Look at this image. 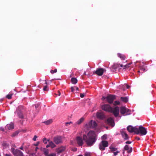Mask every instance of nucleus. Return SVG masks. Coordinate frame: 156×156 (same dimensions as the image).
<instances>
[{
  "mask_svg": "<svg viewBox=\"0 0 156 156\" xmlns=\"http://www.w3.org/2000/svg\"><path fill=\"white\" fill-rule=\"evenodd\" d=\"M83 138L87 146L91 147L95 144L97 140V136L95 132L90 131L87 133V135L83 134Z\"/></svg>",
  "mask_w": 156,
  "mask_h": 156,
  "instance_id": "nucleus-1",
  "label": "nucleus"
},
{
  "mask_svg": "<svg viewBox=\"0 0 156 156\" xmlns=\"http://www.w3.org/2000/svg\"><path fill=\"white\" fill-rule=\"evenodd\" d=\"M26 109L23 106L20 105L19 106L16 108L15 113L17 114V116L20 119L25 118L26 115L25 112Z\"/></svg>",
  "mask_w": 156,
  "mask_h": 156,
  "instance_id": "nucleus-2",
  "label": "nucleus"
},
{
  "mask_svg": "<svg viewBox=\"0 0 156 156\" xmlns=\"http://www.w3.org/2000/svg\"><path fill=\"white\" fill-rule=\"evenodd\" d=\"M147 133V131L146 129L140 126L138 128H137V130L136 131V134H140L141 135H144Z\"/></svg>",
  "mask_w": 156,
  "mask_h": 156,
  "instance_id": "nucleus-3",
  "label": "nucleus"
},
{
  "mask_svg": "<svg viewBox=\"0 0 156 156\" xmlns=\"http://www.w3.org/2000/svg\"><path fill=\"white\" fill-rule=\"evenodd\" d=\"M131 110L125 107H122L120 108V113L123 115H129L131 114Z\"/></svg>",
  "mask_w": 156,
  "mask_h": 156,
  "instance_id": "nucleus-4",
  "label": "nucleus"
},
{
  "mask_svg": "<svg viewBox=\"0 0 156 156\" xmlns=\"http://www.w3.org/2000/svg\"><path fill=\"white\" fill-rule=\"evenodd\" d=\"M108 142L106 140L102 141L99 144V149L101 151L105 150V148L108 146Z\"/></svg>",
  "mask_w": 156,
  "mask_h": 156,
  "instance_id": "nucleus-5",
  "label": "nucleus"
},
{
  "mask_svg": "<svg viewBox=\"0 0 156 156\" xmlns=\"http://www.w3.org/2000/svg\"><path fill=\"white\" fill-rule=\"evenodd\" d=\"M130 63H129L128 64H126L123 66L122 64H120L118 63H115L112 66V68L114 69H116L119 68L120 67H123V69H125L127 68H128L129 67V65H130Z\"/></svg>",
  "mask_w": 156,
  "mask_h": 156,
  "instance_id": "nucleus-6",
  "label": "nucleus"
},
{
  "mask_svg": "<svg viewBox=\"0 0 156 156\" xmlns=\"http://www.w3.org/2000/svg\"><path fill=\"white\" fill-rule=\"evenodd\" d=\"M97 126V124L94 121L91 120L86 125V126L87 128H94Z\"/></svg>",
  "mask_w": 156,
  "mask_h": 156,
  "instance_id": "nucleus-7",
  "label": "nucleus"
},
{
  "mask_svg": "<svg viewBox=\"0 0 156 156\" xmlns=\"http://www.w3.org/2000/svg\"><path fill=\"white\" fill-rule=\"evenodd\" d=\"M53 141L57 144L62 143V137L59 136H55L53 138Z\"/></svg>",
  "mask_w": 156,
  "mask_h": 156,
  "instance_id": "nucleus-8",
  "label": "nucleus"
},
{
  "mask_svg": "<svg viewBox=\"0 0 156 156\" xmlns=\"http://www.w3.org/2000/svg\"><path fill=\"white\" fill-rule=\"evenodd\" d=\"M111 110L110 112L112 113L115 117H117L118 116L119 113V108L118 107L116 106L114 108L112 107Z\"/></svg>",
  "mask_w": 156,
  "mask_h": 156,
  "instance_id": "nucleus-9",
  "label": "nucleus"
},
{
  "mask_svg": "<svg viewBox=\"0 0 156 156\" xmlns=\"http://www.w3.org/2000/svg\"><path fill=\"white\" fill-rule=\"evenodd\" d=\"M101 108L103 110L108 112H110L112 110V107L108 104H105L102 105L101 106Z\"/></svg>",
  "mask_w": 156,
  "mask_h": 156,
  "instance_id": "nucleus-10",
  "label": "nucleus"
},
{
  "mask_svg": "<svg viewBox=\"0 0 156 156\" xmlns=\"http://www.w3.org/2000/svg\"><path fill=\"white\" fill-rule=\"evenodd\" d=\"M115 96L114 95H109L106 97L107 101L108 103H112L115 99Z\"/></svg>",
  "mask_w": 156,
  "mask_h": 156,
  "instance_id": "nucleus-11",
  "label": "nucleus"
},
{
  "mask_svg": "<svg viewBox=\"0 0 156 156\" xmlns=\"http://www.w3.org/2000/svg\"><path fill=\"white\" fill-rule=\"evenodd\" d=\"M127 130L130 133H132L134 132L136 134V131L137 130V127L136 126L133 127L131 125L127 127Z\"/></svg>",
  "mask_w": 156,
  "mask_h": 156,
  "instance_id": "nucleus-12",
  "label": "nucleus"
},
{
  "mask_svg": "<svg viewBox=\"0 0 156 156\" xmlns=\"http://www.w3.org/2000/svg\"><path fill=\"white\" fill-rule=\"evenodd\" d=\"M76 140L77 143L79 146H81L83 145L84 142L82 137L79 136H77L76 137Z\"/></svg>",
  "mask_w": 156,
  "mask_h": 156,
  "instance_id": "nucleus-13",
  "label": "nucleus"
},
{
  "mask_svg": "<svg viewBox=\"0 0 156 156\" xmlns=\"http://www.w3.org/2000/svg\"><path fill=\"white\" fill-rule=\"evenodd\" d=\"M106 123L112 127H113L115 125V123L114 120L111 117L107 119Z\"/></svg>",
  "mask_w": 156,
  "mask_h": 156,
  "instance_id": "nucleus-14",
  "label": "nucleus"
},
{
  "mask_svg": "<svg viewBox=\"0 0 156 156\" xmlns=\"http://www.w3.org/2000/svg\"><path fill=\"white\" fill-rule=\"evenodd\" d=\"M104 70L103 68H99L96 70L95 73L98 75L101 76L103 75Z\"/></svg>",
  "mask_w": 156,
  "mask_h": 156,
  "instance_id": "nucleus-15",
  "label": "nucleus"
},
{
  "mask_svg": "<svg viewBox=\"0 0 156 156\" xmlns=\"http://www.w3.org/2000/svg\"><path fill=\"white\" fill-rule=\"evenodd\" d=\"M96 116L98 119H103L105 118V115L102 112H97Z\"/></svg>",
  "mask_w": 156,
  "mask_h": 156,
  "instance_id": "nucleus-16",
  "label": "nucleus"
},
{
  "mask_svg": "<svg viewBox=\"0 0 156 156\" xmlns=\"http://www.w3.org/2000/svg\"><path fill=\"white\" fill-rule=\"evenodd\" d=\"M13 155L15 156H23V153L20 150L16 149L15 150V152Z\"/></svg>",
  "mask_w": 156,
  "mask_h": 156,
  "instance_id": "nucleus-17",
  "label": "nucleus"
},
{
  "mask_svg": "<svg viewBox=\"0 0 156 156\" xmlns=\"http://www.w3.org/2000/svg\"><path fill=\"white\" fill-rule=\"evenodd\" d=\"M5 128L6 130L12 129L14 128V125L13 123L7 124L5 126Z\"/></svg>",
  "mask_w": 156,
  "mask_h": 156,
  "instance_id": "nucleus-18",
  "label": "nucleus"
},
{
  "mask_svg": "<svg viewBox=\"0 0 156 156\" xmlns=\"http://www.w3.org/2000/svg\"><path fill=\"white\" fill-rule=\"evenodd\" d=\"M121 133L122 137L124 140H127L129 139V137L127 134L125 132L122 131L121 132Z\"/></svg>",
  "mask_w": 156,
  "mask_h": 156,
  "instance_id": "nucleus-19",
  "label": "nucleus"
},
{
  "mask_svg": "<svg viewBox=\"0 0 156 156\" xmlns=\"http://www.w3.org/2000/svg\"><path fill=\"white\" fill-rule=\"evenodd\" d=\"M124 149V151H127L128 153H130L132 151V147L129 148V146L127 145H125Z\"/></svg>",
  "mask_w": 156,
  "mask_h": 156,
  "instance_id": "nucleus-20",
  "label": "nucleus"
},
{
  "mask_svg": "<svg viewBox=\"0 0 156 156\" xmlns=\"http://www.w3.org/2000/svg\"><path fill=\"white\" fill-rule=\"evenodd\" d=\"M65 149V147L62 146L58 148L57 150V152L58 154H60L64 151Z\"/></svg>",
  "mask_w": 156,
  "mask_h": 156,
  "instance_id": "nucleus-21",
  "label": "nucleus"
},
{
  "mask_svg": "<svg viewBox=\"0 0 156 156\" xmlns=\"http://www.w3.org/2000/svg\"><path fill=\"white\" fill-rule=\"evenodd\" d=\"M117 55L118 57L120 58L121 60H125L126 58L125 56L124 55L121 53H118L117 54Z\"/></svg>",
  "mask_w": 156,
  "mask_h": 156,
  "instance_id": "nucleus-22",
  "label": "nucleus"
},
{
  "mask_svg": "<svg viewBox=\"0 0 156 156\" xmlns=\"http://www.w3.org/2000/svg\"><path fill=\"white\" fill-rule=\"evenodd\" d=\"M53 122V120L52 119H50L46 121H44L43 122L45 123L46 125H48L51 124Z\"/></svg>",
  "mask_w": 156,
  "mask_h": 156,
  "instance_id": "nucleus-23",
  "label": "nucleus"
},
{
  "mask_svg": "<svg viewBox=\"0 0 156 156\" xmlns=\"http://www.w3.org/2000/svg\"><path fill=\"white\" fill-rule=\"evenodd\" d=\"M142 63L143 64V66H140V70H142L143 72H145V71L147 70V67L146 66H144V63L143 62Z\"/></svg>",
  "mask_w": 156,
  "mask_h": 156,
  "instance_id": "nucleus-24",
  "label": "nucleus"
},
{
  "mask_svg": "<svg viewBox=\"0 0 156 156\" xmlns=\"http://www.w3.org/2000/svg\"><path fill=\"white\" fill-rule=\"evenodd\" d=\"M72 83L73 84H75L77 82V79L74 77L72 78L71 79Z\"/></svg>",
  "mask_w": 156,
  "mask_h": 156,
  "instance_id": "nucleus-25",
  "label": "nucleus"
},
{
  "mask_svg": "<svg viewBox=\"0 0 156 156\" xmlns=\"http://www.w3.org/2000/svg\"><path fill=\"white\" fill-rule=\"evenodd\" d=\"M121 100L122 101L125 102H127L128 101V98L126 97H121Z\"/></svg>",
  "mask_w": 156,
  "mask_h": 156,
  "instance_id": "nucleus-26",
  "label": "nucleus"
},
{
  "mask_svg": "<svg viewBox=\"0 0 156 156\" xmlns=\"http://www.w3.org/2000/svg\"><path fill=\"white\" fill-rule=\"evenodd\" d=\"M49 145L51 148H53L56 147V145L52 141H50L49 143Z\"/></svg>",
  "mask_w": 156,
  "mask_h": 156,
  "instance_id": "nucleus-27",
  "label": "nucleus"
},
{
  "mask_svg": "<svg viewBox=\"0 0 156 156\" xmlns=\"http://www.w3.org/2000/svg\"><path fill=\"white\" fill-rule=\"evenodd\" d=\"M84 120V119L82 117L80 118L79 120H78L76 122L77 124L78 125L80 124L82 122H83Z\"/></svg>",
  "mask_w": 156,
  "mask_h": 156,
  "instance_id": "nucleus-28",
  "label": "nucleus"
},
{
  "mask_svg": "<svg viewBox=\"0 0 156 156\" xmlns=\"http://www.w3.org/2000/svg\"><path fill=\"white\" fill-rule=\"evenodd\" d=\"M111 151H114L117 150V148L114 147H109Z\"/></svg>",
  "mask_w": 156,
  "mask_h": 156,
  "instance_id": "nucleus-29",
  "label": "nucleus"
},
{
  "mask_svg": "<svg viewBox=\"0 0 156 156\" xmlns=\"http://www.w3.org/2000/svg\"><path fill=\"white\" fill-rule=\"evenodd\" d=\"M19 133V132L17 131H16L15 132L13 133V134L12 135V137H14L16 135H17Z\"/></svg>",
  "mask_w": 156,
  "mask_h": 156,
  "instance_id": "nucleus-30",
  "label": "nucleus"
},
{
  "mask_svg": "<svg viewBox=\"0 0 156 156\" xmlns=\"http://www.w3.org/2000/svg\"><path fill=\"white\" fill-rule=\"evenodd\" d=\"M12 94H9L6 95V97L8 99H11L12 98Z\"/></svg>",
  "mask_w": 156,
  "mask_h": 156,
  "instance_id": "nucleus-31",
  "label": "nucleus"
},
{
  "mask_svg": "<svg viewBox=\"0 0 156 156\" xmlns=\"http://www.w3.org/2000/svg\"><path fill=\"white\" fill-rule=\"evenodd\" d=\"M120 102L119 101H115L114 102V105H119L120 104Z\"/></svg>",
  "mask_w": 156,
  "mask_h": 156,
  "instance_id": "nucleus-32",
  "label": "nucleus"
},
{
  "mask_svg": "<svg viewBox=\"0 0 156 156\" xmlns=\"http://www.w3.org/2000/svg\"><path fill=\"white\" fill-rule=\"evenodd\" d=\"M50 72L52 74L54 73H55L57 72V69H55L54 70H51Z\"/></svg>",
  "mask_w": 156,
  "mask_h": 156,
  "instance_id": "nucleus-33",
  "label": "nucleus"
},
{
  "mask_svg": "<svg viewBox=\"0 0 156 156\" xmlns=\"http://www.w3.org/2000/svg\"><path fill=\"white\" fill-rule=\"evenodd\" d=\"M102 140H105L107 138V135H104L101 136V138Z\"/></svg>",
  "mask_w": 156,
  "mask_h": 156,
  "instance_id": "nucleus-34",
  "label": "nucleus"
},
{
  "mask_svg": "<svg viewBox=\"0 0 156 156\" xmlns=\"http://www.w3.org/2000/svg\"><path fill=\"white\" fill-rule=\"evenodd\" d=\"M55 94L56 95V96L57 95L60 96L61 95V93L58 90L57 91V93H55Z\"/></svg>",
  "mask_w": 156,
  "mask_h": 156,
  "instance_id": "nucleus-35",
  "label": "nucleus"
},
{
  "mask_svg": "<svg viewBox=\"0 0 156 156\" xmlns=\"http://www.w3.org/2000/svg\"><path fill=\"white\" fill-rule=\"evenodd\" d=\"M43 142L45 144H46L47 143V139L46 138H44L43 140Z\"/></svg>",
  "mask_w": 156,
  "mask_h": 156,
  "instance_id": "nucleus-36",
  "label": "nucleus"
},
{
  "mask_svg": "<svg viewBox=\"0 0 156 156\" xmlns=\"http://www.w3.org/2000/svg\"><path fill=\"white\" fill-rule=\"evenodd\" d=\"M43 90L45 91H48V89L47 86H44L43 88Z\"/></svg>",
  "mask_w": 156,
  "mask_h": 156,
  "instance_id": "nucleus-37",
  "label": "nucleus"
},
{
  "mask_svg": "<svg viewBox=\"0 0 156 156\" xmlns=\"http://www.w3.org/2000/svg\"><path fill=\"white\" fill-rule=\"evenodd\" d=\"M56 154L54 153H53L51 154L47 155V156H56Z\"/></svg>",
  "mask_w": 156,
  "mask_h": 156,
  "instance_id": "nucleus-38",
  "label": "nucleus"
},
{
  "mask_svg": "<svg viewBox=\"0 0 156 156\" xmlns=\"http://www.w3.org/2000/svg\"><path fill=\"white\" fill-rule=\"evenodd\" d=\"M90 153L86 152L84 154L85 156H90Z\"/></svg>",
  "mask_w": 156,
  "mask_h": 156,
  "instance_id": "nucleus-39",
  "label": "nucleus"
},
{
  "mask_svg": "<svg viewBox=\"0 0 156 156\" xmlns=\"http://www.w3.org/2000/svg\"><path fill=\"white\" fill-rule=\"evenodd\" d=\"M11 152L12 153V154H14V153L15 152V150L14 148H12L11 149Z\"/></svg>",
  "mask_w": 156,
  "mask_h": 156,
  "instance_id": "nucleus-40",
  "label": "nucleus"
},
{
  "mask_svg": "<svg viewBox=\"0 0 156 156\" xmlns=\"http://www.w3.org/2000/svg\"><path fill=\"white\" fill-rule=\"evenodd\" d=\"M75 87H72L71 88V92H73L74 91V88Z\"/></svg>",
  "mask_w": 156,
  "mask_h": 156,
  "instance_id": "nucleus-41",
  "label": "nucleus"
},
{
  "mask_svg": "<svg viewBox=\"0 0 156 156\" xmlns=\"http://www.w3.org/2000/svg\"><path fill=\"white\" fill-rule=\"evenodd\" d=\"M37 138V136L36 135H35L33 138V140L34 141H35L36 140V138Z\"/></svg>",
  "mask_w": 156,
  "mask_h": 156,
  "instance_id": "nucleus-42",
  "label": "nucleus"
},
{
  "mask_svg": "<svg viewBox=\"0 0 156 156\" xmlns=\"http://www.w3.org/2000/svg\"><path fill=\"white\" fill-rule=\"evenodd\" d=\"M119 151H116V152H114V154L115 155H116L118 153H119Z\"/></svg>",
  "mask_w": 156,
  "mask_h": 156,
  "instance_id": "nucleus-43",
  "label": "nucleus"
},
{
  "mask_svg": "<svg viewBox=\"0 0 156 156\" xmlns=\"http://www.w3.org/2000/svg\"><path fill=\"white\" fill-rule=\"evenodd\" d=\"M72 122H66V126H68V125L69 124V125L71 123H72Z\"/></svg>",
  "mask_w": 156,
  "mask_h": 156,
  "instance_id": "nucleus-44",
  "label": "nucleus"
},
{
  "mask_svg": "<svg viewBox=\"0 0 156 156\" xmlns=\"http://www.w3.org/2000/svg\"><path fill=\"white\" fill-rule=\"evenodd\" d=\"M39 106V104H37L35 105V107L36 108H37Z\"/></svg>",
  "mask_w": 156,
  "mask_h": 156,
  "instance_id": "nucleus-45",
  "label": "nucleus"
},
{
  "mask_svg": "<svg viewBox=\"0 0 156 156\" xmlns=\"http://www.w3.org/2000/svg\"><path fill=\"white\" fill-rule=\"evenodd\" d=\"M132 143L131 142V141H126V144H131Z\"/></svg>",
  "mask_w": 156,
  "mask_h": 156,
  "instance_id": "nucleus-46",
  "label": "nucleus"
},
{
  "mask_svg": "<svg viewBox=\"0 0 156 156\" xmlns=\"http://www.w3.org/2000/svg\"><path fill=\"white\" fill-rule=\"evenodd\" d=\"M84 95L82 93L80 94V97L81 98H83L84 97Z\"/></svg>",
  "mask_w": 156,
  "mask_h": 156,
  "instance_id": "nucleus-47",
  "label": "nucleus"
},
{
  "mask_svg": "<svg viewBox=\"0 0 156 156\" xmlns=\"http://www.w3.org/2000/svg\"><path fill=\"white\" fill-rule=\"evenodd\" d=\"M39 142H37L36 144H34V145L36 146H37L39 145Z\"/></svg>",
  "mask_w": 156,
  "mask_h": 156,
  "instance_id": "nucleus-48",
  "label": "nucleus"
},
{
  "mask_svg": "<svg viewBox=\"0 0 156 156\" xmlns=\"http://www.w3.org/2000/svg\"><path fill=\"white\" fill-rule=\"evenodd\" d=\"M0 130L4 131V129L2 127H0Z\"/></svg>",
  "mask_w": 156,
  "mask_h": 156,
  "instance_id": "nucleus-49",
  "label": "nucleus"
},
{
  "mask_svg": "<svg viewBox=\"0 0 156 156\" xmlns=\"http://www.w3.org/2000/svg\"><path fill=\"white\" fill-rule=\"evenodd\" d=\"M135 139H136L138 140H140V138L139 137H138L137 136H136V137H135Z\"/></svg>",
  "mask_w": 156,
  "mask_h": 156,
  "instance_id": "nucleus-50",
  "label": "nucleus"
},
{
  "mask_svg": "<svg viewBox=\"0 0 156 156\" xmlns=\"http://www.w3.org/2000/svg\"><path fill=\"white\" fill-rule=\"evenodd\" d=\"M5 156H12L11 154H5Z\"/></svg>",
  "mask_w": 156,
  "mask_h": 156,
  "instance_id": "nucleus-51",
  "label": "nucleus"
},
{
  "mask_svg": "<svg viewBox=\"0 0 156 156\" xmlns=\"http://www.w3.org/2000/svg\"><path fill=\"white\" fill-rule=\"evenodd\" d=\"M126 88L127 89H128V88H129V87H130V86H129V85H127V84H126Z\"/></svg>",
  "mask_w": 156,
  "mask_h": 156,
  "instance_id": "nucleus-52",
  "label": "nucleus"
},
{
  "mask_svg": "<svg viewBox=\"0 0 156 156\" xmlns=\"http://www.w3.org/2000/svg\"><path fill=\"white\" fill-rule=\"evenodd\" d=\"M105 98H106V97H103L102 98V100L103 101L105 99Z\"/></svg>",
  "mask_w": 156,
  "mask_h": 156,
  "instance_id": "nucleus-53",
  "label": "nucleus"
},
{
  "mask_svg": "<svg viewBox=\"0 0 156 156\" xmlns=\"http://www.w3.org/2000/svg\"><path fill=\"white\" fill-rule=\"evenodd\" d=\"M74 87H75V88H76V90H79V88H78V87H76V86H75Z\"/></svg>",
  "mask_w": 156,
  "mask_h": 156,
  "instance_id": "nucleus-54",
  "label": "nucleus"
},
{
  "mask_svg": "<svg viewBox=\"0 0 156 156\" xmlns=\"http://www.w3.org/2000/svg\"><path fill=\"white\" fill-rule=\"evenodd\" d=\"M73 151H77V148H74L73 150Z\"/></svg>",
  "mask_w": 156,
  "mask_h": 156,
  "instance_id": "nucleus-55",
  "label": "nucleus"
},
{
  "mask_svg": "<svg viewBox=\"0 0 156 156\" xmlns=\"http://www.w3.org/2000/svg\"><path fill=\"white\" fill-rule=\"evenodd\" d=\"M39 149V148L37 147H36L35 149V151H37V149Z\"/></svg>",
  "mask_w": 156,
  "mask_h": 156,
  "instance_id": "nucleus-56",
  "label": "nucleus"
},
{
  "mask_svg": "<svg viewBox=\"0 0 156 156\" xmlns=\"http://www.w3.org/2000/svg\"><path fill=\"white\" fill-rule=\"evenodd\" d=\"M46 147L47 148H48V147H50V146H49V144H48L47 145Z\"/></svg>",
  "mask_w": 156,
  "mask_h": 156,
  "instance_id": "nucleus-57",
  "label": "nucleus"
},
{
  "mask_svg": "<svg viewBox=\"0 0 156 156\" xmlns=\"http://www.w3.org/2000/svg\"><path fill=\"white\" fill-rule=\"evenodd\" d=\"M20 148L21 150H23V147L22 146H21Z\"/></svg>",
  "mask_w": 156,
  "mask_h": 156,
  "instance_id": "nucleus-58",
  "label": "nucleus"
},
{
  "mask_svg": "<svg viewBox=\"0 0 156 156\" xmlns=\"http://www.w3.org/2000/svg\"><path fill=\"white\" fill-rule=\"evenodd\" d=\"M83 74L84 75H87V74L86 73V72H85L83 73Z\"/></svg>",
  "mask_w": 156,
  "mask_h": 156,
  "instance_id": "nucleus-59",
  "label": "nucleus"
},
{
  "mask_svg": "<svg viewBox=\"0 0 156 156\" xmlns=\"http://www.w3.org/2000/svg\"><path fill=\"white\" fill-rule=\"evenodd\" d=\"M123 154H124V153H125V151H124V149L123 150Z\"/></svg>",
  "mask_w": 156,
  "mask_h": 156,
  "instance_id": "nucleus-60",
  "label": "nucleus"
},
{
  "mask_svg": "<svg viewBox=\"0 0 156 156\" xmlns=\"http://www.w3.org/2000/svg\"><path fill=\"white\" fill-rule=\"evenodd\" d=\"M45 81H46L45 80ZM45 83L46 84H47V81H46V82H45Z\"/></svg>",
  "mask_w": 156,
  "mask_h": 156,
  "instance_id": "nucleus-61",
  "label": "nucleus"
},
{
  "mask_svg": "<svg viewBox=\"0 0 156 156\" xmlns=\"http://www.w3.org/2000/svg\"><path fill=\"white\" fill-rule=\"evenodd\" d=\"M138 73H140V71H138Z\"/></svg>",
  "mask_w": 156,
  "mask_h": 156,
  "instance_id": "nucleus-62",
  "label": "nucleus"
},
{
  "mask_svg": "<svg viewBox=\"0 0 156 156\" xmlns=\"http://www.w3.org/2000/svg\"><path fill=\"white\" fill-rule=\"evenodd\" d=\"M78 156H83L82 155H79Z\"/></svg>",
  "mask_w": 156,
  "mask_h": 156,
  "instance_id": "nucleus-63",
  "label": "nucleus"
}]
</instances>
